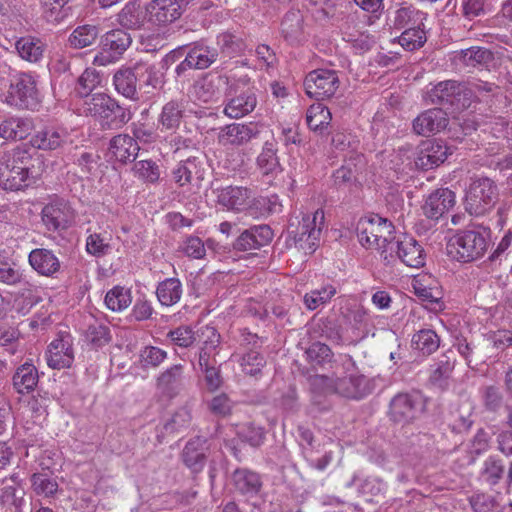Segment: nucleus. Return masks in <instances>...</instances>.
<instances>
[{
  "mask_svg": "<svg viewBox=\"0 0 512 512\" xmlns=\"http://www.w3.org/2000/svg\"><path fill=\"white\" fill-rule=\"evenodd\" d=\"M33 158L29 149L16 147L0 156V187L17 191L28 186L33 168Z\"/></svg>",
  "mask_w": 512,
  "mask_h": 512,
  "instance_id": "nucleus-1",
  "label": "nucleus"
},
{
  "mask_svg": "<svg viewBox=\"0 0 512 512\" xmlns=\"http://www.w3.org/2000/svg\"><path fill=\"white\" fill-rule=\"evenodd\" d=\"M489 245V230L478 227L456 233L448 243V253L457 261L468 263L484 256Z\"/></svg>",
  "mask_w": 512,
  "mask_h": 512,
  "instance_id": "nucleus-2",
  "label": "nucleus"
},
{
  "mask_svg": "<svg viewBox=\"0 0 512 512\" xmlns=\"http://www.w3.org/2000/svg\"><path fill=\"white\" fill-rule=\"evenodd\" d=\"M357 232L363 246L380 251L383 257L388 252V244L396 240L392 223L377 214L361 218Z\"/></svg>",
  "mask_w": 512,
  "mask_h": 512,
  "instance_id": "nucleus-3",
  "label": "nucleus"
},
{
  "mask_svg": "<svg viewBox=\"0 0 512 512\" xmlns=\"http://www.w3.org/2000/svg\"><path fill=\"white\" fill-rule=\"evenodd\" d=\"M425 99L430 104L440 105L443 110L460 112L470 107L472 91L457 81L446 80L427 91Z\"/></svg>",
  "mask_w": 512,
  "mask_h": 512,
  "instance_id": "nucleus-4",
  "label": "nucleus"
},
{
  "mask_svg": "<svg viewBox=\"0 0 512 512\" xmlns=\"http://www.w3.org/2000/svg\"><path fill=\"white\" fill-rule=\"evenodd\" d=\"M87 112L97 118L104 129H120L132 118L130 109L120 106L106 94H94L87 102Z\"/></svg>",
  "mask_w": 512,
  "mask_h": 512,
  "instance_id": "nucleus-5",
  "label": "nucleus"
},
{
  "mask_svg": "<svg viewBox=\"0 0 512 512\" xmlns=\"http://www.w3.org/2000/svg\"><path fill=\"white\" fill-rule=\"evenodd\" d=\"M498 200L497 185L488 177L472 178L465 190L464 207L473 216L489 212Z\"/></svg>",
  "mask_w": 512,
  "mask_h": 512,
  "instance_id": "nucleus-6",
  "label": "nucleus"
},
{
  "mask_svg": "<svg viewBox=\"0 0 512 512\" xmlns=\"http://www.w3.org/2000/svg\"><path fill=\"white\" fill-rule=\"evenodd\" d=\"M6 103L18 109L35 110L40 104V94L35 77L30 73H17L10 81Z\"/></svg>",
  "mask_w": 512,
  "mask_h": 512,
  "instance_id": "nucleus-7",
  "label": "nucleus"
},
{
  "mask_svg": "<svg viewBox=\"0 0 512 512\" xmlns=\"http://www.w3.org/2000/svg\"><path fill=\"white\" fill-rule=\"evenodd\" d=\"M394 258H398L409 267L419 268L425 265L426 254L417 240L403 236L388 244V252L384 260L390 263Z\"/></svg>",
  "mask_w": 512,
  "mask_h": 512,
  "instance_id": "nucleus-8",
  "label": "nucleus"
},
{
  "mask_svg": "<svg viewBox=\"0 0 512 512\" xmlns=\"http://www.w3.org/2000/svg\"><path fill=\"white\" fill-rule=\"evenodd\" d=\"M340 86L335 70L316 69L307 74L304 80L306 94L317 100L328 99L335 95Z\"/></svg>",
  "mask_w": 512,
  "mask_h": 512,
  "instance_id": "nucleus-9",
  "label": "nucleus"
},
{
  "mask_svg": "<svg viewBox=\"0 0 512 512\" xmlns=\"http://www.w3.org/2000/svg\"><path fill=\"white\" fill-rule=\"evenodd\" d=\"M324 226V212L321 209L311 214H305L297 228L294 237L295 243L305 251L313 253L318 246L322 229Z\"/></svg>",
  "mask_w": 512,
  "mask_h": 512,
  "instance_id": "nucleus-10",
  "label": "nucleus"
},
{
  "mask_svg": "<svg viewBox=\"0 0 512 512\" xmlns=\"http://www.w3.org/2000/svg\"><path fill=\"white\" fill-rule=\"evenodd\" d=\"M74 218L70 204L62 198H54L47 203L41 212V219L47 230L55 232L65 230Z\"/></svg>",
  "mask_w": 512,
  "mask_h": 512,
  "instance_id": "nucleus-11",
  "label": "nucleus"
},
{
  "mask_svg": "<svg viewBox=\"0 0 512 512\" xmlns=\"http://www.w3.org/2000/svg\"><path fill=\"white\" fill-rule=\"evenodd\" d=\"M229 85V77L218 72H209L193 85V95L203 103L218 101Z\"/></svg>",
  "mask_w": 512,
  "mask_h": 512,
  "instance_id": "nucleus-12",
  "label": "nucleus"
},
{
  "mask_svg": "<svg viewBox=\"0 0 512 512\" xmlns=\"http://www.w3.org/2000/svg\"><path fill=\"white\" fill-rule=\"evenodd\" d=\"M452 150L441 140L430 139L423 141L417 152L415 164L422 170H430L444 163Z\"/></svg>",
  "mask_w": 512,
  "mask_h": 512,
  "instance_id": "nucleus-13",
  "label": "nucleus"
},
{
  "mask_svg": "<svg viewBox=\"0 0 512 512\" xmlns=\"http://www.w3.org/2000/svg\"><path fill=\"white\" fill-rule=\"evenodd\" d=\"M273 239V231L266 224L254 225L242 231L232 244L233 250L249 252L259 250Z\"/></svg>",
  "mask_w": 512,
  "mask_h": 512,
  "instance_id": "nucleus-14",
  "label": "nucleus"
},
{
  "mask_svg": "<svg viewBox=\"0 0 512 512\" xmlns=\"http://www.w3.org/2000/svg\"><path fill=\"white\" fill-rule=\"evenodd\" d=\"M131 42V35L122 29L107 32L102 38L103 50L105 52L109 51L113 55H105L104 53L96 55L94 63L102 66L110 63L116 56L123 54L131 45Z\"/></svg>",
  "mask_w": 512,
  "mask_h": 512,
  "instance_id": "nucleus-15",
  "label": "nucleus"
},
{
  "mask_svg": "<svg viewBox=\"0 0 512 512\" xmlns=\"http://www.w3.org/2000/svg\"><path fill=\"white\" fill-rule=\"evenodd\" d=\"M47 364L52 369H64L71 367L74 361L72 339L69 335L61 336L53 340L46 352Z\"/></svg>",
  "mask_w": 512,
  "mask_h": 512,
  "instance_id": "nucleus-16",
  "label": "nucleus"
},
{
  "mask_svg": "<svg viewBox=\"0 0 512 512\" xmlns=\"http://www.w3.org/2000/svg\"><path fill=\"white\" fill-rule=\"evenodd\" d=\"M455 205V193L448 188L431 193L422 207L424 215L431 222H436Z\"/></svg>",
  "mask_w": 512,
  "mask_h": 512,
  "instance_id": "nucleus-17",
  "label": "nucleus"
},
{
  "mask_svg": "<svg viewBox=\"0 0 512 512\" xmlns=\"http://www.w3.org/2000/svg\"><path fill=\"white\" fill-rule=\"evenodd\" d=\"M260 133L256 123H232L220 129L218 141L224 146H240L256 138Z\"/></svg>",
  "mask_w": 512,
  "mask_h": 512,
  "instance_id": "nucleus-18",
  "label": "nucleus"
},
{
  "mask_svg": "<svg viewBox=\"0 0 512 512\" xmlns=\"http://www.w3.org/2000/svg\"><path fill=\"white\" fill-rule=\"evenodd\" d=\"M449 123L443 108L428 109L413 120V130L418 135L428 136L444 130Z\"/></svg>",
  "mask_w": 512,
  "mask_h": 512,
  "instance_id": "nucleus-19",
  "label": "nucleus"
},
{
  "mask_svg": "<svg viewBox=\"0 0 512 512\" xmlns=\"http://www.w3.org/2000/svg\"><path fill=\"white\" fill-rule=\"evenodd\" d=\"M184 4V0H153L147 7L149 20L157 25L172 23L181 16Z\"/></svg>",
  "mask_w": 512,
  "mask_h": 512,
  "instance_id": "nucleus-20",
  "label": "nucleus"
},
{
  "mask_svg": "<svg viewBox=\"0 0 512 512\" xmlns=\"http://www.w3.org/2000/svg\"><path fill=\"white\" fill-rule=\"evenodd\" d=\"M230 485L235 493L251 498L261 491V476L248 468H237L230 476Z\"/></svg>",
  "mask_w": 512,
  "mask_h": 512,
  "instance_id": "nucleus-21",
  "label": "nucleus"
},
{
  "mask_svg": "<svg viewBox=\"0 0 512 512\" xmlns=\"http://www.w3.org/2000/svg\"><path fill=\"white\" fill-rule=\"evenodd\" d=\"M215 193L217 203L234 212H245L248 200L251 198V190L241 186L218 188Z\"/></svg>",
  "mask_w": 512,
  "mask_h": 512,
  "instance_id": "nucleus-22",
  "label": "nucleus"
},
{
  "mask_svg": "<svg viewBox=\"0 0 512 512\" xmlns=\"http://www.w3.org/2000/svg\"><path fill=\"white\" fill-rule=\"evenodd\" d=\"M30 266L39 275L54 277L61 270V263L55 253L46 248H35L28 255Z\"/></svg>",
  "mask_w": 512,
  "mask_h": 512,
  "instance_id": "nucleus-23",
  "label": "nucleus"
},
{
  "mask_svg": "<svg viewBox=\"0 0 512 512\" xmlns=\"http://www.w3.org/2000/svg\"><path fill=\"white\" fill-rule=\"evenodd\" d=\"M140 147L134 137L128 134L114 136L109 143L110 157L121 164L135 161Z\"/></svg>",
  "mask_w": 512,
  "mask_h": 512,
  "instance_id": "nucleus-24",
  "label": "nucleus"
},
{
  "mask_svg": "<svg viewBox=\"0 0 512 512\" xmlns=\"http://www.w3.org/2000/svg\"><path fill=\"white\" fill-rule=\"evenodd\" d=\"M68 139L69 133L66 129L48 126L36 132L31 138V144L34 148L52 151L62 148Z\"/></svg>",
  "mask_w": 512,
  "mask_h": 512,
  "instance_id": "nucleus-25",
  "label": "nucleus"
},
{
  "mask_svg": "<svg viewBox=\"0 0 512 512\" xmlns=\"http://www.w3.org/2000/svg\"><path fill=\"white\" fill-rule=\"evenodd\" d=\"M335 394L350 399H361L370 393L368 379L363 375L335 378Z\"/></svg>",
  "mask_w": 512,
  "mask_h": 512,
  "instance_id": "nucleus-26",
  "label": "nucleus"
},
{
  "mask_svg": "<svg viewBox=\"0 0 512 512\" xmlns=\"http://www.w3.org/2000/svg\"><path fill=\"white\" fill-rule=\"evenodd\" d=\"M421 410L420 402L409 394H398L390 403V416L395 422L408 423Z\"/></svg>",
  "mask_w": 512,
  "mask_h": 512,
  "instance_id": "nucleus-27",
  "label": "nucleus"
},
{
  "mask_svg": "<svg viewBox=\"0 0 512 512\" xmlns=\"http://www.w3.org/2000/svg\"><path fill=\"white\" fill-rule=\"evenodd\" d=\"M184 366L174 364L162 371L156 378V387L164 395L176 396L184 384Z\"/></svg>",
  "mask_w": 512,
  "mask_h": 512,
  "instance_id": "nucleus-28",
  "label": "nucleus"
},
{
  "mask_svg": "<svg viewBox=\"0 0 512 512\" xmlns=\"http://www.w3.org/2000/svg\"><path fill=\"white\" fill-rule=\"evenodd\" d=\"M204 174L203 161L194 156L180 161L172 171L173 180L179 187L190 184L194 179L203 180Z\"/></svg>",
  "mask_w": 512,
  "mask_h": 512,
  "instance_id": "nucleus-29",
  "label": "nucleus"
},
{
  "mask_svg": "<svg viewBox=\"0 0 512 512\" xmlns=\"http://www.w3.org/2000/svg\"><path fill=\"white\" fill-rule=\"evenodd\" d=\"M206 439L203 437H194L189 440L181 454L184 464L193 472H200L206 462Z\"/></svg>",
  "mask_w": 512,
  "mask_h": 512,
  "instance_id": "nucleus-30",
  "label": "nucleus"
},
{
  "mask_svg": "<svg viewBox=\"0 0 512 512\" xmlns=\"http://www.w3.org/2000/svg\"><path fill=\"white\" fill-rule=\"evenodd\" d=\"M257 105V97L253 90H246L231 97L225 105L224 114L229 118H241L251 113Z\"/></svg>",
  "mask_w": 512,
  "mask_h": 512,
  "instance_id": "nucleus-31",
  "label": "nucleus"
},
{
  "mask_svg": "<svg viewBox=\"0 0 512 512\" xmlns=\"http://www.w3.org/2000/svg\"><path fill=\"white\" fill-rule=\"evenodd\" d=\"M38 382V370L31 362H25L20 365L12 377L14 389L22 395L34 391Z\"/></svg>",
  "mask_w": 512,
  "mask_h": 512,
  "instance_id": "nucleus-32",
  "label": "nucleus"
},
{
  "mask_svg": "<svg viewBox=\"0 0 512 512\" xmlns=\"http://www.w3.org/2000/svg\"><path fill=\"white\" fill-rule=\"evenodd\" d=\"M133 67L119 69L113 76V84L116 91L130 100H138L137 82L138 77Z\"/></svg>",
  "mask_w": 512,
  "mask_h": 512,
  "instance_id": "nucleus-33",
  "label": "nucleus"
},
{
  "mask_svg": "<svg viewBox=\"0 0 512 512\" xmlns=\"http://www.w3.org/2000/svg\"><path fill=\"white\" fill-rule=\"evenodd\" d=\"M280 207L279 197L275 194L270 196H251L245 208V213L253 218H261L279 212Z\"/></svg>",
  "mask_w": 512,
  "mask_h": 512,
  "instance_id": "nucleus-34",
  "label": "nucleus"
},
{
  "mask_svg": "<svg viewBox=\"0 0 512 512\" xmlns=\"http://www.w3.org/2000/svg\"><path fill=\"white\" fill-rule=\"evenodd\" d=\"M186 56L187 63H190L193 69H206L217 60L218 51L202 42H197L190 47Z\"/></svg>",
  "mask_w": 512,
  "mask_h": 512,
  "instance_id": "nucleus-35",
  "label": "nucleus"
},
{
  "mask_svg": "<svg viewBox=\"0 0 512 512\" xmlns=\"http://www.w3.org/2000/svg\"><path fill=\"white\" fill-rule=\"evenodd\" d=\"M257 165L263 176L274 178L282 172L277 157V148L272 142H265L262 152L257 158Z\"/></svg>",
  "mask_w": 512,
  "mask_h": 512,
  "instance_id": "nucleus-36",
  "label": "nucleus"
},
{
  "mask_svg": "<svg viewBox=\"0 0 512 512\" xmlns=\"http://www.w3.org/2000/svg\"><path fill=\"white\" fill-rule=\"evenodd\" d=\"M183 294L182 283L178 278H167L161 281L156 289L158 301L163 306H173L178 303Z\"/></svg>",
  "mask_w": 512,
  "mask_h": 512,
  "instance_id": "nucleus-37",
  "label": "nucleus"
},
{
  "mask_svg": "<svg viewBox=\"0 0 512 512\" xmlns=\"http://www.w3.org/2000/svg\"><path fill=\"white\" fill-rule=\"evenodd\" d=\"M147 9L143 10L139 3L129 2L118 13V23L126 29H139L146 21Z\"/></svg>",
  "mask_w": 512,
  "mask_h": 512,
  "instance_id": "nucleus-38",
  "label": "nucleus"
},
{
  "mask_svg": "<svg viewBox=\"0 0 512 512\" xmlns=\"http://www.w3.org/2000/svg\"><path fill=\"white\" fill-rule=\"evenodd\" d=\"M24 282V275L17 262L4 252H0V283L18 286Z\"/></svg>",
  "mask_w": 512,
  "mask_h": 512,
  "instance_id": "nucleus-39",
  "label": "nucleus"
},
{
  "mask_svg": "<svg viewBox=\"0 0 512 512\" xmlns=\"http://www.w3.org/2000/svg\"><path fill=\"white\" fill-rule=\"evenodd\" d=\"M85 342L93 349H99L112 340L110 327L98 320L88 324L84 332Z\"/></svg>",
  "mask_w": 512,
  "mask_h": 512,
  "instance_id": "nucleus-40",
  "label": "nucleus"
},
{
  "mask_svg": "<svg viewBox=\"0 0 512 512\" xmlns=\"http://www.w3.org/2000/svg\"><path fill=\"white\" fill-rule=\"evenodd\" d=\"M184 114L182 103L177 100L167 102L158 117L162 130H175L179 127Z\"/></svg>",
  "mask_w": 512,
  "mask_h": 512,
  "instance_id": "nucleus-41",
  "label": "nucleus"
},
{
  "mask_svg": "<svg viewBox=\"0 0 512 512\" xmlns=\"http://www.w3.org/2000/svg\"><path fill=\"white\" fill-rule=\"evenodd\" d=\"M216 43L219 51L229 58L240 56L246 49L244 39L230 31L220 33L216 38Z\"/></svg>",
  "mask_w": 512,
  "mask_h": 512,
  "instance_id": "nucleus-42",
  "label": "nucleus"
},
{
  "mask_svg": "<svg viewBox=\"0 0 512 512\" xmlns=\"http://www.w3.org/2000/svg\"><path fill=\"white\" fill-rule=\"evenodd\" d=\"M455 365L453 352L442 354L437 362L431 366L429 380L433 385L442 387L445 381L450 377Z\"/></svg>",
  "mask_w": 512,
  "mask_h": 512,
  "instance_id": "nucleus-43",
  "label": "nucleus"
},
{
  "mask_svg": "<svg viewBox=\"0 0 512 512\" xmlns=\"http://www.w3.org/2000/svg\"><path fill=\"white\" fill-rule=\"evenodd\" d=\"M330 121L331 112L329 108L323 106L321 103L313 104L308 108L306 122L311 130L322 133L330 124Z\"/></svg>",
  "mask_w": 512,
  "mask_h": 512,
  "instance_id": "nucleus-44",
  "label": "nucleus"
},
{
  "mask_svg": "<svg viewBox=\"0 0 512 512\" xmlns=\"http://www.w3.org/2000/svg\"><path fill=\"white\" fill-rule=\"evenodd\" d=\"M282 36L291 44L300 40L302 34V15L299 11L286 13L281 22Z\"/></svg>",
  "mask_w": 512,
  "mask_h": 512,
  "instance_id": "nucleus-45",
  "label": "nucleus"
},
{
  "mask_svg": "<svg viewBox=\"0 0 512 512\" xmlns=\"http://www.w3.org/2000/svg\"><path fill=\"white\" fill-rule=\"evenodd\" d=\"M111 236L107 233H90L86 238V252L96 258L108 255L111 250Z\"/></svg>",
  "mask_w": 512,
  "mask_h": 512,
  "instance_id": "nucleus-46",
  "label": "nucleus"
},
{
  "mask_svg": "<svg viewBox=\"0 0 512 512\" xmlns=\"http://www.w3.org/2000/svg\"><path fill=\"white\" fill-rule=\"evenodd\" d=\"M192 421V409L189 405L178 408L170 419L164 425L163 430L166 434L181 432L189 428Z\"/></svg>",
  "mask_w": 512,
  "mask_h": 512,
  "instance_id": "nucleus-47",
  "label": "nucleus"
},
{
  "mask_svg": "<svg viewBox=\"0 0 512 512\" xmlns=\"http://www.w3.org/2000/svg\"><path fill=\"white\" fill-rule=\"evenodd\" d=\"M99 35V29L95 25H83L77 27L69 36V44L75 49H82L95 43Z\"/></svg>",
  "mask_w": 512,
  "mask_h": 512,
  "instance_id": "nucleus-48",
  "label": "nucleus"
},
{
  "mask_svg": "<svg viewBox=\"0 0 512 512\" xmlns=\"http://www.w3.org/2000/svg\"><path fill=\"white\" fill-rule=\"evenodd\" d=\"M70 0H40L43 16L50 23H60L67 16L70 10L67 4Z\"/></svg>",
  "mask_w": 512,
  "mask_h": 512,
  "instance_id": "nucleus-49",
  "label": "nucleus"
},
{
  "mask_svg": "<svg viewBox=\"0 0 512 512\" xmlns=\"http://www.w3.org/2000/svg\"><path fill=\"white\" fill-rule=\"evenodd\" d=\"M412 345L424 355H430L439 348L440 339L433 330L423 329L413 335Z\"/></svg>",
  "mask_w": 512,
  "mask_h": 512,
  "instance_id": "nucleus-50",
  "label": "nucleus"
},
{
  "mask_svg": "<svg viewBox=\"0 0 512 512\" xmlns=\"http://www.w3.org/2000/svg\"><path fill=\"white\" fill-rule=\"evenodd\" d=\"M421 24L406 28L398 37L399 44L407 51H414L421 48L427 41L426 33Z\"/></svg>",
  "mask_w": 512,
  "mask_h": 512,
  "instance_id": "nucleus-51",
  "label": "nucleus"
},
{
  "mask_svg": "<svg viewBox=\"0 0 512 512\" xmlns=\"http://www.w3.org/2000/svg\"><path fill=\"white\" fill-rule=\"evenodd\" d=\"M16 49L20 57L29 62H37L43 55V45L40 40L23 37L16 42Z\"/></svg>",
  "mask_w": 512,
  "mask_h": 512,
  "instance_id": "nucleus-52",
  "label": "nucleus"
},
{
  "mask_svg": "<svg viewBox=\"0 0 512 512\" xmlns=\"http://www.w3.org/2000/svg\"><path fill=\"white\" fill-rule=\"evenodd\" d=\"M421 14L413 5L403 4L394 12L393 26L397 29H406L410 25L413 27L421 24L418 22Z\"/></svg>",
  "mask_w": 512,
  "mask_h": 512,
  "instance_id": "nucleus-53",
  "label": "nucleus"
},
{
  "mask_svg": "<svg viewBox=\"0 0 512 512\" xmlns=\"http://www.w3.org/2000/svg\"><path fill=\"white\" fill-rule=\"evenodd\" d=\"M132 302L131 292L121 286H115L105 296V304L112 311H122Z\"/></svg>",
  "mask_w": 512,
  "mask_h": 512,
  "instance_id": "nucleus-54",
  "label": "nucleus"
},
{
  "mask_svg": "<svg viewBox=\"0 0 512 512\" xmlns=\"http://www.w3.org/2000/svg\"><path fill=\"white\" fill-rule=\"evenodd\" d=\"M336 288L327 284L319 289H314L304 295V304L309 310H315L318 307L328 303L336 294Z\"/></svg>",
  "mask_w": 512,
  "mask_h": 512,
  "instance_id": "nucleus-55",
  "label": "nucleus"
},
{
  "mask_svg": "<svg viewBox=\"0 0 512 512\" xmlns=\"http://www.w3.org/2000/svg\"><path fill=\"white\" fill-rule=\"evenodd\" d=\"M503 474L504 465L500 459L490 456L484 461L480 475L485 483L494 486L499 483Z\"/></svg>",
  "mask_w": 512,
  "mask_h": 512,
  "instance_id": "nucleus-56",
  "label": "nucleus"
},
{
  "mask_svg": "<svg viewBox=\"0 0 512 512\" xmlns=\"http://www.w3.org/2000/svg\"><path fill=\"white\" fill-rule=\"evenodd\" d=\"M133 171L136 177L146 183H157L160 178V167L153 160L135 162Z\"/></svg>",
  "mask_w": 512,
  "mask_h": 512,
  "instance_id": "nucleus-57",
  "label": "nucleus"
},
{
  "mask_svg": "<svg viewBox=\"0 0 512 512\" xmlns=\"http://www.w3.org/2000/svg\"><path fill=\"white\" fill-rule=\"evenodd\" d=\"M307 360L314 365H324L333 359L331 348L321 342L312 343L306 350Z\"/></svg>",
  "mask_w": 512,
  "mask_h": 512,
  "instance_id": "nucleus-58",
  "label": "nucleus"
},
{
  "mask_svg": "<svg viewBox=\"0 0 512 512\" xmlns=\"http://www.w3.org/2000/svg\"><path fill=\"white\" fill-rule=\"evenodd\" d=\"M135 70L140 85L157 88L161 84V78L154 65L138 62L135 64Z\"/></svg>",
  "mask_w": 512,
  "mask_h": 512,
  "instance_id": "nucleus-59",
  "label": "nucleus"
},
{
  "mask_svg": "<svg viewBox=\"0 0 512 512\" xmlns=\"http://www.w3.org/2000/svg\"><path fill=\"white\" fill-rule=\"evenodd\" d=\"M470 504L474 512H502L498 498L489 494H477L471 497Z\"/></svg>",
  "mask_w": 512,
  "mask_h": 512,
  "instance_id": "nucleus-60",
  "label": "nucleus"
},
{
  "mask_svg": "<svg viewBox=\"0 0 512 512\" xmlns=\"http://www.w3.org/2000/svg\"><path fill=\"white\" fill-rule=\"evenodd\" d=\"M167 358V352L156 346H145L139 355L140 363L144 368H157Z\"/></svg>",
  "mask_w": 512,
  "mask_h": 512,
  "instance_id": "nucleus-61",
  "label": "nucleus"
},
{
  "mask_svg": "<svg viewBox=\"0 0 512 512\" xmlns=\"http://www.w3.org/2000/svg\"><path fill=\"white\" fill-rule=\"evenodd\" d=\"M492 58V53L485 48L471 47L460 52V61L468 67H476L487 63Z\"/></svg>",
  "mask_w": 512,
  "mask_h": 512,
  "instance_id": "nucleus-62",
  "label": "nucleus"
},
{
  "mask_svg": "<svg viewBox=\"0 0 512 512\" xmlns=\"http://www.w3.org/2000/svg\"><path fill=\"white\" fill-rule=\"evenodd\" d=\"M342 321L338 323L334 319L325 318L321 319L318 323L320 335L326 339L340 344L343 342V327Z\"/></svg>",
  "mask_w": 512,
  "mask_h": 512,
  "instance_id": "nucleus-63",
  "label": "nucleus"
},
{
  "mask_svg": "<svg viewBox=\"0 0 512 512\" xmlns=\"http://www.w3.org/2000/svg\"><path fill=\"white\" fill-rule=\"evenodd\" d=\"M100 82L99 73L95 69L87 68L78 79L77 92L81 97H86Z\"/></svg>",
  "mask_w": 512,
  "mask_h": 512,
  "instance_id": "nucleus-64",
  "label": "nucleus"
}]
</instances>
